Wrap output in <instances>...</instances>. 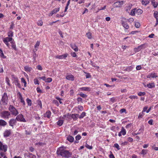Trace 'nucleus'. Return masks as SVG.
Wrapping results in <instances>:
<instances>
[{
  "mask_svg": "<svg viewBox=\"0 0 158 158\" xmlns=\"http://www.w3.org/2000/svg\"><path fill=\"white\" fill-rule=\"evenodd\" d=\"M57 153L58 155H60L62 157L67 158L70 157L71 155L69 151L64 149L62 147L59 148L57 150Z\"/></svg>",
  "mask_w": 158,
  "mask_h": 158,
  "instance_id": "1",
  "label": "nucleus"
},
{
  "mask_svg": "<svg viewBox=\"0 0 158 158\" xmlns=\"http://www.w3.org/2000/svg\"><path fill=\"white\" fill-rule=\"evenodd\" d=\"M10 115V114L8 111H4L1 112L0 113V116L4 119H8Z\"/></svg>",
  "mask_w": 158,
  "mask_h": 158,
  "instance_id": "2",
  "label": "nucleus"
},
{
  "mask_svg": "<svg viewBox=\"0 0 158 158\" xmlns=\"http://www.w3.org/2000/svg\"><path fill=\"white\" fill-rule=\"evenodd\" d=\"M9 110L11 112L12 114L13 115L15 116L19 114L17 110L13 106L10 105L9 107Z\"/></svg>",
  "mask_w": 158,
  "mask_h": 158,
  "instance_id": "3",
  "label": "nucleus"
},
{
  "mask_svg": "<svg viewBox=\"0 0 158 158\" xmlns=\"http://www.w3.org/2000/svg\"><path fill=\"white\" fill-rule=\"evenodd\" d=\"M8 97L7 94L4 93L2 96L1 101L3 105H6L7 104L8 102Z\"/></svg>",
  "mask_w": 158,
  "mask_h": 158,
  "instance_id": "4",
  "label": "nucleus"
},
{
  "mask_svg": "<svg viewBox=\"0 0 158 158\" xmlns=\"http://www.w3.org/2000/svg\"><path fill=\"white\" fill-rule=\"evenodd\" d=\"M12 40L13 38H12V37H9L4 38L3 39V41L4 43L8 47H9L10 46V44L8 42H11V41H13Z\"/></svg>",
  "mask_w": 158,
  "mask_h": 158,
  "instance_id": "5",
  "label": "nucleus"
},
{
  "mask_svg": "<svg viewBox=\"0 0 158 158\" xmlns=\"http://www.w3.org/2000/svg\"><path fill=\"white\" fill-rule=\"evenodd\" d=\"M7 146L6 144H4L0 141V150L2 151V152L5 153L7 150Z\"/></svg>",
  "mask_w": 158,
  "mask_h": 158,
  "instance_id": "6",
  "label": "nucleus"
},
{
  "mask_svg": "<svg viewBox=\"0 0 158 158\" xmlns=\"http://www.w3.org/2000/svg\"><path fill=\"white\" fill-rule=\"evenodd\" d=\"M16 119L19 121L23 122H26V120L24 118L23 115L22 114H20L18 115L16 117Z\"/></svg>",
  "mask_w": 158,
  "mask_h": 158,
  "instance_id": "7",
  "label": "nucleus"
},
{
  "mask_svg": "<svg viewBox=\"0 0 158 158\" xmlns=\"http://www.w3.org/2000/svg\"><path fill=\"white\" fill-rule=\"evenodd\" d=\"M121 24L123 27L126 29H128L129 28V26L126 22V19L125 18H123L121 20Z\"/></svg>",
  "mask_w": 158,
  "mask_h": 158,
  "instance_id": "8",
  "label": "nucleus"
},
{
  "mask_svg": "<svg viewBox=\"0 0 158 158\" xmlns=\"http://www.w3.org/2000/svg\"><path fill=\"white\" fill-rule=\"evenodd\" d=\"M16 119L14 118L11 119L9 122V125L12 127L13 128H14V125L16 124Z\"/></svg>",
  "mask_w": 158,
  "mask_h": 158,
  "instance_id": "9",
  "label": "nucleus"
},
{
  "mask_svg": "<svg viewBox=\"0 0 158 158\" xmlns=\"http://www.w3.org/2000/svg\"><path fill=\"white\" fill-rule=\"evenodd\" d=\"M123 3V1L117 2L114 3V6L115 7H120Z\"/></svg>",
  "mask_w": 158,
  "mask_h": 158,
  "instance_id": "10",
  "label": "nucleus"
},
{
  "mask_svg": "<svg viewBox=\"0 0 158 158\" xmlns=\"http://www.w3.org/2000/svg\"><path fill=\"white\" fill-rule=\"evenodd\" d=\"M158 76H157L156 73H153L149 74L148 75L147 77V78H156Z\"/></svg>",
  "mask_w": 158,
  "mask_h": 158,
  "instance_id": "11",
  "label": "nucleus"
},
{
  "mask_svg": "<svg viewBox=\"0 0 158 158\" xmlns=\"http://www.w3.org/2000/svg\"><path fill=\"white\" fill-rule=\"evenodd\" d=\"M68 54L65 53L61 55H57L55 57L56 58L62 59L65 58L68 56Z\"/></svg>",
  "mask_w": 158,
  "mask_h": 158,
  "instance_id": "12",
  "label": "nucleus"
},
{
  "mask_svg": "<svg viewBox=\"0 0 158 158\" xmlns=\"http://www.w3.org/2000/svg\"><path fill=\"white\" fill-rule=\"evenodd\" d=\"M24 155L26 158L27 157V158H36L35 156L30 153H25Z\"/></svg>",
  "mask_w": 158,
  "mask_h": 158,
  "instance_id": "13",
  "label": "nucleus"
},
{
  "mask_svg": "<svg viewBox=\"0 0 158 158\" xmlns=\"http://www.w3.org/2000/svg\"><path fill=\"white\" fill-rule=\"evenodd\" d=\"M126 130L123 128V127H122V129H121V131L118 133V135L119 137L121 136L122 134L123 135H126Z\"/></svg>",
  "mask_w": 158,
  "mask_h": 158,
  "instance_id": "14",
  "label": "nucleus"
},
{
  "mask_svg": "<svg viewBox=\"0 0 158 158\" xmlns=\"http://www.w3.org/2000/svg\"><path fill=\"white\" fill-rule=\"evenodd\" d=\"M79 90L81 91H89L91 90V88L89 87H82L80 88Z\"/></svg>",
  "mask_w": 158,
  "mask_h": 158,
  "instance_id": "15",
  "label": "nucleus"
},
{
  "mask_svg": "<svg viewBox=\"0 0 158 158\" xmlns=\"http://www.w3.org/2000/svg\"><path fill=\"white\" fill-rule=\"evenodd\" d=\"M11 134V130H6L4 133V136L5 137H8Z\"/></svg>",
  "mask_w": 158,
  "mask_h": 158,
  "instance_id": "16",
  "label": "nucleus"
},
{
  "mask_svg": "<svg viewBox=\"0 0 158 158\" xmlns=\"http://www.w3.org/2000/svg\"><path fill=\"white\" fill-rule=\"evenodd\" d=\"M144 86L145 87H147L149 88H152L155 87V85L154 82H152L148 84L147 85L144 84Z\"/></svg>",
  "mask_w": 158,
  "mask_h": 158,
  "instance_id": "17",
  "label": "nucleus"
},
{
  "mask_svg": "<svg viewBox=\"0 0 158 158\" xmlns=\"http://www.w3.org/2000/svg\"><path fill=\"white\" fill-rule=\"evenodd\" d=\"M66 78L67 80L72 81H73L74 80V76L71 74H69L66 76Z\"/></svg>",
  "mask_w": 158,
  "mask_h": 158,
  "instance_id": "18",
  "label": "nucleus"
},
{
  "mask_svg": "<svg viewBox=\"0 0 158 158\" xmlns=\"http://www.w3.org/2000/svg\"><path fill=\"white\" fill-rule=\"evenodd\" d=\"M146 48L145 45L144 44H142L137 47V48H135V50H137V51H139L142 49L144 48Z\"/></svg>",
  "mask_w": 158,
  "mask_h": 158,
  "instance_id": "19",
  "label": "nucleus"
},
{
  "mask_svg": "<svg viewBox=\"0 0 158 158\" xmlns=\"http://www.w3.org/2000/svg\"><path fill=\"white\" fill-rule=\"evenodd\" d=\"M51 115V112L49 110L47 111L44 114L45 117H47L48 118H49Z\"/></svg>",
  "mask_w": 158,
  "mask_h": 158,
  "instance_id": "20",
  "label": "nucleus"
},
{
  "mask_svg": "<svg viewBox=\"0 0 158 158\" xmlns=\"http://www.w3.org/2000/svg\"><path fill=\"white\" fill-rule=\"evenodd\" d=\"M24 69L25 71L27 72H30L32 70V68L31 67L26 66L24 67Z\"/></svg>",
  "mask_w": 158,
  "mask_h": 158,
  "instance_id": "21",
  "label": "nucleus"
},
{
  "mask_svg": "<svg viewBox=\"0 0 158 158\" xmlns=\"http://www.w3.org/2000/svg\"><path fill=\"white\" fill-rule=\"evenodd\" d=\"M7 124V123L4 120H0V126L4 127Z\"/></svg>",
  "mask_w": 158,
  "mask_h": 158,
  "instance_id": "22",
  "label": "nucleus"
},
{
  "mask_svg": "<svg viewBox=\"0 0 158 158\" xmlns=\"http://www.w3.org/2000/svg\"><path fill=\"white\" fill-rule=\"evenodd\" d=\"M141 2L142 5H146L149 3L150 0H141Z\"/></svg>",
  "mask_w": 158,
  "mask_h": 158,
  "instance_id": "23",
  "label": "nucleus"
},
{
  "mask_svg": "<svg viewBox=\"0 0 158 158\" xmlns=\"http://www.w3.org/2000/svg\"><path fill=\"white\" fill-rule=\"evenodd\" d=\"M151 2L154 8H156L158 4L155 2V0H151Z\"/></svg>",
  "mask_w": 158,
  "mask_h": 158,
  "instance_id": "24",
  "label": "nucleus"
},
{
  "mask_svg": "<svg viewBox=\"0 0 158 158\" xmlns=\"http://www.w3.org/2000/svg\"><path fill=\"white\" fill-rule=\"evenodd\" d=\"M67 139L70 142H73L74 141V138L71 136L69 135L67 138Z\"/></svg>",
  "mask_w": 158,
  "mask_h": 158,
  "instance_id": "25",
  "label": "nucleus"
},
{
  "mask_svg": "<svg viewBox=\"0 0 158 158\" xmlns=\"http://www.w3.org/2000/svg\"><path fill=\"white\" fill-rule=\"evenodd\" d=\"M14 82L15 85H16L19 88H20V87H21L20 84V83L19 82V81H18V79H15V81H14Z\"/></svg>",
  "mask_w": 158,
  "mask_h": 158,
  "instance_id": "26",
  "label": "nucleus"
},
{
  "mask_svg": "<svg viewBox=\"0 0 158 158\" xmlns=\"http://www.w3.org/2000/svg\"><path fill=\"white\" fill-rule=\"evenodd\" d=\"M64 123V120H63L60 119L57 122V125L59 126H61Z\"/></svg>",
  "mask_w": 158,
  "mask_h": 158,
  "instance_id": "27",
  "label": "nucleus"
},
{
  "mask_svg": "<svg viewBox=\"0 0 158 158\" xmlns=\"http://www.w3.org/2000/svg\"><path fill=\"white\" fill-rule=\"evenodd\" d=\"M78 114H73L72 115L71 117L74 120H76L79 116Z\"/></svg>",
  "mask_w": 158,
  "mask_h": 158,
  "instance_id": "28",
  "label": "nucleus"
},
{
  "mask_svg": "<svg viewBox=\"0 0 158 158\" xmlns=\"http://www.w3.org/2000/svg\"><path fill=\"white\" fill-rule=\"evenodd\" d=\"M136 8L133 9L131 10L130 14L132 16H134L135 13H136Z\"/></svg>",
  "mask_w": 158,
  "mask_h": 158,
  "instance_id": "29",
  "label": "nucleus"
},
{
  "mask_svg": "<svg viewBox=\"0 0 158 158\" xmlns=\"http://www.w3.org/2000/svg\"><path fill=\"white\" fill-rule=\"evenodd\" d=\"M143 10L140 9H136V12L138 15H141L143 13Z\"/></svg>",
  "mask_w": 158,
  "mask_h": 158,
  "instance_id": "30",
  "label": "nucleus"
},
{
  "mask_svg": "<svg viewBox=\"0 0 158 158\" xmlns=\"http://www.w3.org/2000/svg\"><path fill=\"white\" fill-rule=\"evenodd\" d=\"M21 80L22 83L24 84V87H26V86L27 82L25 79L24 78L22 77L21 78Z\"/></svg>",
  "mask_w": 158,
  "mask_h": 158,
  "instance_id": "31",
  "label": "nucleus"
},
{
  "mask_svg": "<svg viewBox=\"0 0 158 158\" xmlns=\"http://www.w3.org/2000/svg\"><path fill=\"white\" fill-rule=\"evenodd\" d=\"M71 47L75 52H77L78 50L77 47L75 45H72Z\"/></svg>",
  "mask_w": 158,
  "mask_h": 158,
  "instance_id": "32",
  "label": "nucleus"
},
{
  "mask_svg": "<svg viewBox=\"0 0 158 158\" xmlns=\"http://www.w3.org/2000/svg\"><path fill=\"white\" fill-rule=\"evenodd\" d=\"M86 36L88 39H91L92 38V34L90 32H88L86 34Z\"/></svg>",
  "mask_w": 158,
  "mask_h": 158,
  "instance_id": "33",
  "label": "nucleus"
},
{
  "mask_svg": "<svg viewBox=\"0 0 158 158\" xmlns=\"http://www.w3.org/2000/svg\"><path fill=\"white\" fill-rule=\"evenodd\" d=\"M40 44V42L39 41H37L35 44V45L34 47L35 48V50L36 51L37 50V48L36 49V48H38V47L39 46Z\"/></svg>",
  "mask_w": 158,
  "mask_h": 158,
  "instance_id": "34",
  "label": "nucleus"
},
{
  "mask_svg": "<svg viewBox=\"0 0 158 158\" xmlns=\"http://www.w3.org/2000/svg\"><path fill=\"white\" fill-rule=\"evenodd\" d=\"M8 37H12L13 36V32L11 31H10L8 33Z\"/></svg>",
  "mask_w": 158,
  "mask_h": 158,
  "instance_id": "35",
  "label": "nucleus"
},
{
  "mask_svg": "<svg viewBox=\"0 0 158 158\" xmlns=\"http://www.w3.org/2000/svg\"><path fill=\"white\" fill-rule=\"evenodd\" d=\"M26 101L28 105L29 106H31L32 104L31 100L28 98H27L26 99Z\"/></svg>",
  "mask_w": 158,
  "mask_h": 158,
  "instance_id": "36",
  "label": "nucleus"
},
{
  "mask_svg": "<svg viewBox=\"0 0 158 158\" xmlns=\"http://www.w3.org/2000/svg\"><path fill=\"white\" fill-rule=\"evenodd\" d=\"M60 10V8H56L52 11L53 13L54 14L58 12Z\"/></svg>",
  "mask_w": 158,
  "mask_h": 158,
  "instance_id": "37",
  "label": "nucleus"
},
{
  "mask_svg": "<svg viewBox=\"0 0 158 158\" xmlns=\"http://www.w3.org/2000/svg\"><path fill=\"white\" fill-rule=\"evenodd\" d=\"M0 56L3 58H6L5 56L4 55L3 52L1 49H0Z\"/></svg>",
  "mask_w": 158,
  "mask_h": 158,
  "instance_id": "38",
  "label": "nucleus"
},
{
  "mask_svg": "<svg viewBox=\"0 0 158 158\" xmlns=\"http://www.w3.org/2000/svg\"><path fill=\"white\" fill-rule=\"evenodd\" d=\"M143 128H141L139 130V131H138V132L137 133H135V135H139L141 133H143Z\"/></svg>",
  "mask_w": 158,
  "mask_h": 158,
  "instance_id": "39",
  "label": "nucleus"
},
{
  "mask_svg": "<svg viewBox=\"0 0 158 158\" xmlns=\"http://www.w3.org/2000/svg\"><path fill=\"white\" fill-rule=\"evenodd\" d=\"M85 147H86L87 148L89 149H92L93 147L92 146H90L88 145L87 143H85Z\"/></svg>",
  "mask_w": 158,
  "mask_h": 158,
  "instance_id": "40",
  "label": "nucleus"
},
{
  "mask_svg": "<svg viewBox=\"0 0 158 158\" xmlns=\"http://www.w3.org/2000/svg\"><path fill=\"white\" fill-rule=\"evenodd\" d=\"M11 43L12 44V47L15 50H16V46L14 42L11 41Z\"/></svg>",
  "mask_w": 158,
  "mask_h": 158,
  "instance_id": "41",
  "label": "nucleus"
},
{
  "mask_svg": "<svg viewBox=\"0 0 158 158\" xmlns=\"http://www.w3.org/2000/svg\"><path fill=\"white\" fill-rule=\"evenodd\" d=\"M79 95L81 96V97L83 98H86L87 97V96L83 93L82 92H81Z\"/></svg>",
  "mask_w": 158,
  "mask_h": 158,
  "instance_id": "42",
  "label": "nucleus"
},
{
  "mask_svg": "<svg viewBox=\"0 0 158 158\" xmlns=\"http://www.w3.org/2000/svg\"><path fill=\"white\" fill-rule=\"evenodd\" d=\"M132 5H129L128 6H127L125 7V9L127 11L129 10L131 8Z\"/></svg>",
  "mask_w": 158,
  "mask_h": 158,
  "instance_id": "43",
  "label": "nucleus"
},
{
  "mask_svg": "<svg viewBox=\"0 0 158 158\" xmlns=\"http://www.w3.org/2000/svg\"><path fill=\"white\" fill-rule=\"evenodd\" d=\"M5 153L3 152H0V155L2 156L3 157V158H7V157L5 156Z\"/></svg>",
  "mask_w": 158,
  "mask_h": 158,
  "instance_id": "44",
  "label": "nucleus"
},
{
  "mask_svg": "<svg viewBox=\"0 0 158 158\" xmlns=\"http://www.w3.org/2000/svg\"><path fill=\"white\" fill-rule=\"evenodd\" d=\"M154 16L155 18L156 19H158V11H156L154 12Z\"/></svg>",
  "mask_w": 158,
  "mask_h": 158,
  "instance_id": "45",
  "label": "nucleus"
},
{
  "mask_svg": "<svg viewBox=\"0 0 158 158\" xmlns=\"http://www.w3.org/2000/svg\"><path fill=\"white\" fill-rule=\"evenodd\" d=\"M114 147L116 148L118 150H119L120 149L119 145L117 143H114Z\"/></svg>",
  "mask_w": 158,
  "mask_h": 158,
  "instance_id": "46",
  "label": "nucleus"
},
{
  "mask_svg": "<svg viewBox=\"0 0 158 158\" xmlns=\"http://www.w3.org/2000/svg\"><path fill=\"white\" fill-rule=\"evenodd\" d=\"M34 84L35 85H39V82L38 79L37 78H35L34 80Z\"/></svg>",
  "mask_w": 158,
  "mask_h": 158,
  "instance_id": "47",
  "label": "nucleus"
},
{
  "mask_svg": "<svg viewBox=\"0 0 158 158\" xmlns=\"http://www.w3.org/2000/svg\"><path fill=\"white\" fill-rule=\"evenodd\" d=\"M17 95L19 98L21 100L23 99L21 94L19 92L17 93Z\"/></svg>",
  "mask_w": 158,
  "mask_h": 158,
  "instance_id": "48",
  "label": "nucleus"
},
{
  "mask_svg": "<svg viewBox=\"0 0 158 158\" xmlns=\"http://www.w3.org/2000/svg\"><path fill=\"white\" fill-rule=\"evenodd\" d=\"M135 26L136 28H138L140 26V24L138 22H135Z\"/></svg>",
  "mask_w": 158,
  "mask_h": 158,
  "instance_id": "49",
  "label": "nucleus"
},
{
  "mask_svg": "<svg viewBox=\"0 0 158 158\" xmlns=\"http://www.w3.org/2000/svg\"><path fill=\"white\" fill-rule=\"evenodd\" d=\"M6 82L7 83V85H9V86H10V80H9V78H8V77H6Z\"/></svg>",
  "mask_w": 158,
  "mask_h": 158,
  "instance_id": "50",
  "label": "nucleus"
},
{
  "mask_svg": "<svg viewBox=\"0 0 158 158\" xmlns=\"http://www.w3.org/2000/svg\"><path fill=\"white\" fill-rule=\"evenodd\" d=\"M37 25L39 26H41L43 25V22L42 20H39L37 22Z\"/></svg>",
  "mask_w": 158,
  "mask_h": 158,
  "instance_id": "51",
  "label": "nucleus"
},
{
  "mask_svg": "<svg viewBox=\"0 0 158 158\" xmlns=\"http://www.w3.org/2000/svg\"><path fill=\"white\" fill-rule=\"evenodd\" d=\"M85 112H83L80 115L79 118L81 119L83 118L85 115Z\"/></svg>",
  "mask_w": 158,
  "mask_h": 158,
  "instance_id": "52",
  "label": "nucleus"
},
{
  "mask_svg": "<svg viewBox=\"0 0 158 158\" xmlns=\"http://www.w3.org/2000/svg\"><path fill=\"white\" fill-rule=\"evenodd\" d=\"M129 98L131 99H137L138 97L136 96L131 95L129 97Z\"/></svg>",
  "mask_w": 158,
  "mask_h": 158,
  "instance_id": "53",
  "label": "nucleus"
},
{
  "mask_svg": "<svg viewBox=\"0 0 158 158\" xmlns=\"http://www.w3.org/2000/svg\"><path fill=\"white\" fill-rule=\"evenodd\" d=\"M146 93L145 92H139L138 94V95L140 96H143Z\"/></svg>",
  "mask_w": 158,
  "mask_h": 158,
  "instance_id": "54",
  "label": "nucleus"
},
{
  "mask_svg": "<svg viewBox=\"0 0 158 158\" xmlns=\"http://www.w3.org/2000/svg\"><path fill=\"white\" fill-rule=\"evenodd\" d=\"M144 115V114H143V113H142V112L139 113V115H138V118H142L143 117Z\"/></svg>",
  "mask_w": 158,
  "mask_h": 158,
  "instance_id": "55",
  "label": "nucleus"
},
{
  "mask_svg": "<svg viewBox=\"0 0 158 158\" xmlns=\"http://www.w3.org/2000/svg\"><path fill=\"white\" fill-rule=\"evenodd\" d=\"M52 79L51 78L48 77L46 79V82L48 83H50L52 81Z\"/></svg>",
  "mask_w": 158,
  "mask_h": 158,
  "instance_id": "56",
  "label": "nucleus"
},
{
  "mask_svg": "<svg viewBox=\"0 0 158 158\" xmlns=\"http://www.w3.org/2000/svg\"><path fill=\"white\" fill-rule=\"evenodd\" d=\"M147 152V151L145 149H143L142 150L141 154L142 155H145L146 154Z\"/></svg>",
  "mask_w": 158,
  "mask_h": 158,
  "instance_id": "57",
  "label": "nucleus"
},
{
  "mask_svg": "<svg viewBox=\"0 0 158 158\" xmlns=\"http://www.w3.org/2000/svg\"><path fill=\"white\" fill-rule=\"evenodd\" d=\"M148 108V107L147 106H144L143 108V110L142 111V113H144L145 112H146L147 110V109Z\"/></svg>",
  "mask_w": 158,
  "mask_h": 158,
  "instance_id": "58",
  "label": "nucleus"
},
{
  "mask_svg": "<svg viewBox=\"0 0 158 158\" xmlns=\"http://www.w3.org/2000/svg\"><path fill=\"white\" fill-rule=\"evenodd\" d=\"M81 136L80 135H77L75 137L76 139L77 140H78L81 138Z\"/></svg>",
  "mask_w": 158,
  "mask_h": 158,
  "instance_id": "59",
  "label": "nucleus"
},
{
  "mask_svg": "<svg viewBox=\"0 0 158 158\" xmlns=\"http://www.w3.org/2000/svg\"><path fill=\"white\" fill-rule=\"evenodd\" d=\"M56 98L59 101L60 104H61L63 103L61 101V100H62V99H61L60 98L58 97H56Z\"/></svg>",
  "mask_w": 158,
  "mask_h": 158,
  "instance_id": "60",
  "label": "nucleus"
},
{
  "mask_svg": "<svg viewBox=\"0 0 158 158\" xmlns=\"http://www.w3.org/2000/svg\"><path fill=\"white\" fill-rule=\"evenodd\" d=\"M53 103L56 105L57 106H58L59 105V103L56 100H54L53 101Z\"/></svg>",
  "mask_w": 158,
  "mask_h": 158,
  "instance_id": "61",
  "label": "nucleus"
},
{
  "mask_svg": "<svg viewBox=\"0 0 158 158\" xmlns=\"http://www.w3.org/2000/svg\"><path fill=\"white\" fill-rule=\"evenodd\" d=\"M78 108L81 111H82L83 110V107L82 106H78Z\"/></svg>",
  "mask_w": 158,
  "mask_h": 158,
  "instance_id": "62",
  "label": "nucleus"
},
{
  "mask_svg": "<svg viewBox=\"0 0 158 158\" xmlns=\"http://www.w3.org/2000/svg\"><path fill=\"white\" fill-rule=\"evenodd\" d=\"M127 140L129 142H131L133 141V139L132 138L128 137L127 138Z\"/></svg>",
  "mask_w": 158,
  "mask_h": 158,
  "instance_id": "63",
  "label": "nucleus"
},
{
  "mask_svg": "<svg viewBox=\"0 0 158 158\" xmlns=\"http://www.w3.org/2000/svg\"><path fill=\"white\" fill-rule=\"evenodd\" d=\"M128 20L129 22H130V23H132V22H133L134 21V19L133 18H130Z\"/></svg>",
  "mask_w": 158,
  "mask_h": 158,
  "instance_id": "64",
  "label": "nucleus"
}]
</instances>
